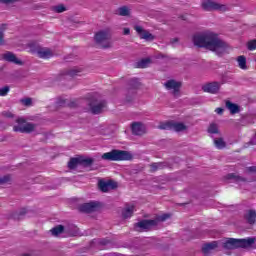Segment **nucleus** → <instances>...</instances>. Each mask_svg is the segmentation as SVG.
<instances>
[{
	"mask_svg": "<svg viewBox=\"0 0 256 256\" xmlns=\"http://www.w3.org/2000/svg\"><path fill=\"white\" fill-rule=\"evenodd\" d=\"M169 217H171V215L163 214L161 216H157L156 219H154V221H157V225H159V223H163V221H167Z\"/></svg>",
	"mask_w": 256,
	"mask_h": 256,
	"instance_id": "e433bc0d",
	"label": "nucleus"
},
{
	"mask_svg": "<svg viewBox=\"0 0 256 256\" xmlns=\"http://www.w3.org/2000/svg\"><path fill=\"white\" fill-rule=\"evenodd\" d=\"M225 178L228 179V181H234L235 183H243V182L247 181V179H245L244 177H241L235 173H230Z\"/></svg>",
	"mask_w": 256,
	"mask_h": 256,
	"instance_id": "b1692460",
	"label": "nucleus"
},
{
	"mask_svg": "<svg viewBox=\"0 0 256 256\" xmlns=\"http://www.w3.org/2000/svg\"><path fill=\"white\" fill-rule=\"evenodd\" d=\"M131 30L129 28H124L123 35H129Z\"/></svg>",
	"mask_w": 256,
	"mask_h": 256,
	"instance_id": "09e8293b",
	"label": "nucleus"
},
{
	"mask_svg": "<svg viewBox=\"0 0 256 256\" xmlns=\"http://www.w3.org/2000/svg\"><path fill=\"white\" fill-rule=\"evenodd\" d=\"M192 41L196 47H204L205 49H209V51H213L219 56L223 55L229 47L227 42L219 38L217 33L211 31L195 34Z\"/></svg>",
	"mask_w": 256,
	"mask_h": 256,
	"instance_id": "f257e3e1",
	"label": "nucleus"
},
{
	"mask_svg": "<svg viewBox=\"0 0 256 256\" xmlns=\"http://www.w3.org/2000/svg\"><path fill=\"white\" fill-rule=\"evenodd\" d=\"M101 158L104 161H131L133 155L125 150L113 149L110 152L104 153Z\"/></svg>",
	"mask_w": 256,
	"mask_h": 256,
	"instance_id": "20e7f679",
	"label": "nucleus"
},
{
	"mask_svg": "<svg viewBox=\"0 0 256 256\" xmlns=\"http://www.w3.org/2000/svg\"><path fill=\"white\" fill-rule=\"evenodd\" d=\"M189 203H191V201H187V202H184V203H180L179 205H180V207H183V206H185V205H189Z\"/></svg>",
	"mask_w": 256,
	"mask_h": 256,
	"instance_id": "3c124183",
	"label": "nucleus"
},
{
	"mask_svg": "<svg viewBox=\"0 0 256 256\" xmlns=\"http://www.w3.org/2000/svg\"><path fill=\"white\" fill-rule=\"evenodd\" d=\"M13 183V178L11 175H5L3 177H0V185H11Z\"/></svg>",
	"mask_w": 256,
	"mask_h": 256,
	"instance_id": "c756f323",
	"label": "nucleus"
},
{
	"mask_svg": "<svg viewBox=\"0 0 256 256\" xmlns=\"http://www.w3.org/2000/svg\"><path fill=\"white\" fill-rule=\"evenodd\" d=\"M88 106L92 115H101V113H103L107 108V101L91 98L88 101Z\"/></svg>",
	"mask_w": 256,
	"mask_h": 256,
	"instance_id": "39448f33",
	"label": "nucleus"
},
{
	"mask_svg": "<svg viewBox=\"0 0 256 256\" xmlns=\"http://www.w3.org/2000/svg\"><path fill=\"white\" fill-rule=\"evenodd\" d=\"M172 127H173V122L169 121V122H165L159 125V129H163V130H170L172 131Z\"/></svg>",
	"mask_w": 256,
	"mask_h": 256,
	"instance_id": "c9c22d12",
	"label": "nucleus"
},
{
	"mask_svg": "<svg viewBox=\"0 0 256 256\" xmlns=\"http://www.w3.org/2000/svg\"><path fill=\"white\" fill-rule=\"evenodd\" d=\"M126 101H128V103H131L133 101V97L130 98L129 96H127Z\"/></svg>",
	"mask_w": 256,
	"mask_h": 256,
	"instance_id": "603ef678",
	"label": "nucleus"
},
{
	"mask_svg": "<svg viewBox=\"0 0 256 256\" xmlns=\"http://www.w3.org/2000/svg\"><path fill=\"white\" fill-rule=\"evenodd\" d=\"M255 243V238H226L223 241H212L202 246V253L209 255L214 249H225L226 251H233L235 249H249Z\"/></svg>",
	"mask_w": 256,
	"mask_h": 256,
	"instance_id": "f03ea898",
	"label": "nucleus"
},
{
	"mask_svg": "<svg viewBox=\"0 0 256 256\" xmlns=\"http://www.w3.org/2000/svg\"><path fill=\"white\" fill-rule=\"evenodd\" d=\"M111 39L112 34L111 29L109 28L99 30L94 35V43H96V45L100 47V49H111L113 47V42L111 41Z\"/></svg>",
	"mask_w": 256,
	"mask_h": 256,
	"instance_id": "7ed1b4c3",
	"label": "nucleus"
},
{
	"mask_svg": "<svg viewBox=\"0 0 256 256\" xmlns=\"http://www.w3.org/2000/svg\"><path fill=\"white\" fill-rule=\"evenodd\" d=\"M16 123H18L19 125H23V123H25V119H23V118H18V119L16 120Z\"/></svg>",
	"mask_w": 256,
	"mask_h": 256,
	"instance_id": "de8ad7c7",
	"label": "nucleus"
},
{
	"mask_svg": "<svg viewBox=\"0 0 256 256\" xmlns=\"http://www.w3.org/2000/svg\"><path fill=\"white\" fill-rule=\"evenodd\" d=\"M133 213H135V206L126 204L122 211V217L123 219H131V217H133Z\"/></svg>",
	"mask_w": 256,
	"mask_h": 256,
	"instance_id": "a211bd4d",
	"label": "nucleus"
},
{
	"mask_svg": "<svg viewBox=\"0 0 256 256\" xmlns=\"http://www.w3.org/2000/svg\"><path fill=\"white\" fill-rule=\"evenodd\" d=\"M223 111H224L223 108H216V110H215V112H216L218 115H223Z\"/></svg>",
	"mask_w": 256,
	"mask_h": 256,
	"instance_id": "a18cd8bd",
	"label": "nucleus"
},
{
	"mask_svg": "<svg viewBox=\"0 0 256 256\" xmlns=\"http://www.w3.org/2000/svg\"><path fill=\"white\" fill-rule=\"evenodd\" d=\"M187 126L181 122H172V131H176L177 133L181 131H185Z\"/></svg>",
	"mask_w": 256,
	"mask_h": 256,
	"instance_id": "bb28decb",
	"label": "nucleus"
},
{
	"mask_svg": "<svg viewBox=\"0 0 256 256\" xmlns=\"http://www.w3.org/2000/svg\"><path fill=\"white\" fill-rule=\"evenodd\" d=\"M5 34L0 31V45H5Z\"/></svg>",
	"mask_w": 256,
	"mask_h": 256,
	"instance_id": "79ce46f5",
	"label": "nucleus"
},
{
	"mask_svg": "<svg viewBox=\"0 0 256 256\" xmlns=\"http://www.w3.org/2000/svg\"><path fill=\"white\" fill-rule=\"evenodd\" d=\"M79 161H80V165L82 167H91V165H93V163H95V159H93V158H85L83 156L79 157Z\"/></svg>",
	"mask_w": 256,
	"mask_h": 256,
	"instance_id": "393cba45",
	"label": "nucleus"
},
{
	"mask_svg": "<svg viewBox=\"0 0 256 256\" xmlns=\"http://www.w3.org/2000/svg\"><path fill=\"white\" fill-rule=\"evenodd\" d=\"M2 117H6V119H13L15 115L11 113L10 111H4L2 112Z\"/></svg>",
	"mask_w": 256,
	"mask_h": 256,
	"instance_id": "a19ab883",
	"label": "nucleus"
},
{
	"mask_svg": "<svg viewBox=\"0 0 256 256\" xmlns=\"http://www.w3.org/2000/svg\"><path fill=\"white\" fill-rule=\"evenodd\" d=\"M50 232L54 237H59L61 233H65V226L57 225L56 227L52 228Z\"/></svg>",
	"mask_w": 256,
	"mask_h": 256,
	"instance_id": "a878e982",
	"label": "nucleus"
},
{
	"mask_svg": "<svg viewBox=\"0 0 256 256\" xmlns=\"http://www.w3.org/2000/svg\"><path fill=\"white\" fill-rule=\"evenodd\" d=\"M131 131L132 135L141 136L147 133V128L145 127V124L141 122H133L131 124Z\"/></svg>",
	"mask_w": 256,
	"mask_h": 256,
	"instance_id": "ddd939ff",
	"label": "nucleus"
},
{
	"mask_svg": "<svg viewBox=\"0 0 256 256\" xmlns=\"http://www.w3.org/2000/svg\"><path fill=\"white\" fill-rule=\"evenodd\" d=\"M21 0H0V2L4 3L5 5H8V3H17Z\"/></svg>",
	"mask_w": 256,
	"mask_h": 256,
	"instance_id": "37998d69",
	"label": "nucleus"
},
{
	"mask_svg": "<svg viewBox=\"0 0 256 256\" xmlns=\"http://www.w3.org/2000/svg\"><path fill=\"white\" fill-rule=\"evenodd\" d=\"M203 11H221L222 13L227 11V5L220 4L217 0H204L201 3Z\"/></svg>",
	"mask_w": 256,
	"mask_h": 256,
	"instance_id": "423d86ee",
	"label": "nucleus"
},
{
	"mask_svg": "<svg viewBox=\"0 0 256 256\" xmlns=\"http://www.w3.org/2000/svg\"><path fill=\"white\" fill-rule=\"evenodd\" d=\"M169 167L168 162H155L150 164V173H155L161 169H167Z\"/></svg>",
	"mask_w": 256,
	"mask_h": 256,
	"instance_id": "6ab92c4d",
	"label": "nucleus"
},
{
	"mask_svg": "<svg viewBox=\"0 0 256 256\" xmlns=\"http://www.w3.org/2000/svg\"><path fill=\"white\" fill-rule=\"evenodd\" d=\"M54 11L56 13H63L65 11H67V8H65V6L63 4H60V5L54 7Z\"/></svg>",
	"mask_w": 256,
	"mask_h": 256,
	"instance_id": "ea45409f",
	"label": "nucleus"
},
{
	"mask_svg": "<svg viewBox=\"0 0 256 256\" xmlns=\"http://www.w3.org/2000/svg\"><path fill=\"white\" fill-rule=\"evenodd\" d=\"M82 69L79 67H74L72 69L65 70L63 72V75H66L68 77H77L79 73H82Z\"/></svg>",
	"mask_w": 256,
	"mask_h": 256,
	"instance_id": "5701e85b",
	"label": "nucleus"
},
{
	"mask_svg": "<svg viewBox=\"0 0 256 256\" xmlns=\"http://www.w3.org/2000/svg\"><path fill=\"white\" fill-rule=\"evenodd\" d=\"M27 213H29V210L22 208L19 212H14L12 214V219H14V221H21V219L25 218Z\"/></svg>",
	"mask_w": 256,
	"mask_h": 256,
	"instance_id": "4be33fe9",
	"label": "nucleus"
},
{
	"mask_svg": "<svg viewBox=\"0 0 256 256\" xmlns=\"http://www.w3.org/2000/svg\"><path fill=\"white\" fill-rule=\"evenodd\" d=\"M2 59L4 61H7L8 63H14L15 65H23V62L21 60L17 59V56L13 54V52H6L3 54Z\"/></svg>",
	"mask_w": 256,
	"mask_h": 256,
	"instance_id": "4468645a",
	"label": "nucleus"
},
{
	"mask_svg": "<svg viewBox=\"0 0 256 256\" xmlns=\"http://www.w3.org/2000/svg\"><path fill=\"white\" fill-rule=\"evenodd\" d=\"M247 171H248L249 173H256V166H250V167H248V168H247Z\"/></svg>",
	"mask_w": 256,
	"mask_h": 256,
	"instance_id": "c03bdc74",
	"label": "nucleus"
},
{
	"mask_svg": "<svg viewBox=\"0 0 256 256\" xmlns=\"http://www.w3.org/2000/svg\"><path fill=\"white\" fill-rule=\"evenodd\" d=\"M119 188V183L113 179H100L98 181V189L102 191V193H107L109 191H117Z\"/></svg>",
	"mask_w": 256,
	"mask_h": 256,
	"instance_id": "0eeeda50",
	"label": "nucleus"
},
{
	"mask_svg": "<svg viewBox=\"0 0 256 256\" xmlns=\"http://www.w3.org/2000/svg\"><path fill=\"white\" fill-rule=\"evenodd\" d=\"M214 144L217 149H225V141H223V138L214 139Z\"/></svg>",
	"mask_w": 256,
	"mask_h": 256,
	"instance_id": "473e14b6",
	"label": "nucleus"
},
{
	"mask_svg": "<svg viewBox=\"0 0 256 256\" xmlns=\"http://www.w3.org/2000/svg\"><path fill=\"white\" fill-rule=\"evenodd\" d=\"M149 63H151V59L145 58L137 63V67H139V69H145Z\"/></svg>",
	"mask_w": 256,
	"mask_h": 256,
	"instance_id": "2f4dec72",
	"label": "nucleus"
},
{
	"mask_svg": "<svg viewBox=\"0 0 256 256\" xmlns=\"http://www.w3.org/2000/svg\"><path fill=\"white\" fill-rule=\"evenodd\" d=\"M208 133L211 135H215L219 133V127H217V124H210L208 127Z\"/></svg>",
	"mask_w": 256,
	"mask_h": 256,
	"instance_id": "f704fd0d",
	"label": "nucleus"
},
{
	"mask_svg": "<svg viewBox=\"0 0 256 256\" xmlns=\"http://www.w3.org/2000/svg\"><path fill=\"white\" fill-rule=\"evenodd\" d=\"M135 31H137L140 34V38L145 39V41H153V39H155L153 34L147 30H143V27L141 26H135Z\"/></svg>",
	"mask_w": 256,
	"mask_h": 256,
	"instance_id": "2eb2a0df",
	"label": "nucleus"
},
{
	"mask_svg": "<svg viewBox=\"0 0 256 256\" xmlns=\"http://www.w3.org/2000/svg\"><path fill=\"white\" fill-rule=\"evenodd\" d=\"M153 227H157V220H141L134 224V229L135 231H138V233L151 231Z\"/></svg>",
	"mask_w": 256,
	"mask_h": 256,
	"instance_id": "6e6552de",
	"label": "nucleus"
},
{
	"mask_svg": "<svg viewBox=\"0 0 256 256\" xmlns=\"http://www.w3.org/2000/svg\"><path fill=\"white\" fill-rule=\"evenodd\" d=\"M171 45H175V43H179V38H173L170 40Z\"/></svg>",
	"mask_w": 256,
	"mask_h": 256,
	"instance_id": "49530a36",
	"label": "nucleus"
},
{
	"mask_svg": "<svg viewBox=\"0 0 256 256\" xmlns=\"http://www.w3.org/2000/svg\"><path fill=\"white\" fill-rule=\"evenodd\" d=\"M244 219L248 225H255L256 223V211L250 209L244 214Z\"/></svg>",
	"mask_w": 256,
	"mask_h": 256,
	"instance_id": "f3484780",
	"label": "nucleus"
},
{
	"mask_svg": "<svg viewBox=\"0 0 256 256\" xmlns=\"http://www.w3.org/2000/svg\"><path fill=\"white\" fill-rule=\"evenodd\" d=\"M250 145H256V141L255 140H251L250 141Z\"/></svg>",
	"mask_w": 256,
	"mask_h": 256,
	"instance_id": "864d4df0",
	"label": "nucleus"
},
{
	"mask_svg": "<svg viewBox=\"0 0 256 256\" xmlns=\"http://www.w3.org/2000/svg\"><path fill=\"white\" fill-rule=\"evenodd\" d=\"M182 85L183 84L180 81L175 79H170L164 83L165 89H167V91H172L174 97H179Z\"/></svg>",
	"mask_w": 256,
	"mask_h": 256,
	"instance_id": "1a4fd4ad",
	"label": "nucleus"
},
{
	"mask_svg": "<svg viewBox=\"0 0 256 256\" xmlns=\"http://www.w3.org/2000/svg\"><path fill=\"white\" fill-rule=\"evenodd\" d=\"M100 245H108V243H109V241L108 240H105V239H103V240H100Z\"/></svg>",
	"mask_w": 256,
	"mask_h": 256,
	"instance_id": "8fccbe9b",
	"label": "nucleus"
},
{
	"mask_svg": "<svg viewBox=\"0 0 256 256\" xmlns=\"http://www.w3.org/2000/svg\"><path fill=\"white\" fill-rule=\"evenodd\" d=\"M222 84L223 83L217 81L208 82L202 86V91H204V93H210L211 95H217V93L221 91Z\"/></svg>",
	"mask_w": 256,
	"mask_h": 256,
	"instance_id": "9b49d317",
	"label": "nucleus"
},
{
	"mask_svg": "<svg viewBox=\"0 0 256 256\" xmlns=\"http://www.w3.org/2000/svg\"><path fill=\"white\" fill-rule=\"evenodd\" d=\"M99 207H101V203L91 201L88 203L81 204L78 209L80 213H95L96 211H99Z\"/></svg>",
	"mask_w": 256,
	"mask_h": 256,
	"instance_id": "9d476101",
	"label": "nucleus"
},
{
	"mask_svg": "<svg viewBox=\"0 0 256 256\" xmlns=\"http://www.w3.org/2000/svg\"><path fill=\"white\" fill-rule=\"evenodd\" d=\"M118 15L121 17H127V15H129V8H127V6L118 8Z\"/></svg>",
	"mask_w": 256,
	"mask_h": 256,
	"instance_id": "72a5a7b5",
	"label": "nucleus"
},
{
	"mask_svg": "<svg viewBox=\"0 0 256 256\" xmlns=\"http://www.w3.org/2000/svg\"><path fill=\"white\" fill-rule=\"evenodd\" d=\"M20 103H22V105H24V107H31V105H33V99H31V98H22L20 100Z\"/></svg>",
	"mask_w": 256,
	"mask_h": 256,
	"instance_id": "4c0bfd02",
	"label": "nucleus"
},
{
	"mask_svg": "<svg viewBox=\"0 0 256 256\" xmlns=\"http://www.w3.org/2000/svg\"><path fill=\"white\" fill-rule=\"evenodd\" d=\"M226 107L230 110L231 115H236V113L241 112V108L239 107V105L231 101L226 102Z\"/></svg>",
	"mask_w": 256,
	"mask_h": 256,
	"instance_id": "412c9836",
	"label": "nucleus"
},
{
	"mask_svg": "<svg viewBox=\"0 0 256 256\" xmlns=\"http://www.w3.org/2000/svg\"><path fill=\"white\" fill-rule=\"evenodd\" d=\"M71 201H77V198H72Z\"/></svg>",
	"mask_w": 256,
	"mask_h": 256,
	"instance_id": "5fc2aeb1",
	"label": "nucleus"
},
{
	"mask_svg": "<svg viewBox=\"0 0 256 256\" xmlns=\"http://www.w3.org/2000/svg\"><path fill=\"white\" fill-rule=\"evenodd\" d=\"M9 91H11V88L9 86H4L0 88V97H7Z\"/></svg>",
	"mask_w": 256,
	"mask_h": 256,
	"instance_id": "58836bf2",
	"label": "nucleus"
},
{
	"mask_svg": "<svg viewBox=\"0 0 256 256\" xmlns=\"http://www.w3.org/2000/svg\"><path fill=\"white\" fill-rule=\"evenodd\" d=\"M80 165V160L78 158H71L70 161L68 162V167L70 169H77V166Z\"/></svg>",
	"mask_w": 256,
	"mask_h": 256,
	"instance_id": "7c9ffc66",
	"label": "nucleus"
},
{
	"mask_svg": "<svg viewBox=\"0 0 256 256\" xmlns=\"http://www.w3.org/2000/svg\"><path fill=\"white\" fill-rule=\"evenodd\" d=\"M38 56L40 59H50V57H53V52H51L49 49H43L38 51Z\"/></svg>",
	"mask_w": 256,
	"mask_h": 256,
	"instance_id": "cd10ccee",
	"label": "nucleus"
},
{
	"mask_svg": "<svg viewBox=\"0 0 256 256\" xmlns=\"http://www.w3.org/2000/svg\"><path fill=\"white\" fill-rule=\"evenodd\" d=\"M64 233H66L68 237H77V235H79V228L74 224H68L64 227Z\"/></svg>",
	"mask_w": 256,
	"mask_h": 256,
	"instance_id": "dca6fc26",
	"label": "nucleus"
},
{
	"mask_svg": "<svg viewBox=\"0 0 256 256\" xmlns=\"http://www.w3.org/2000/svg\"><path fill=\"white\" fill-rule=\"evenodd\" d=\"M237 61L240 69L247 70V58L245 56H238Z\"/></svg>",
	"mask_w": 256,
	"mask_h": 256,
	"instance_id": "c85d7f7f",
	"label": "nucleus"
},
{
	"mask_svg": "<svg viewBox=\"0 0 256 256\" xmlns=\"http://www.w3.org/2000/svg\"><path fill=\"white\" fill-rule=\"evenodd\" d=\"M128 86H129V90L132 91V95L133 97H135V90L139 89V87L141 86V83L139 82V79L137 78H132L128 81Z\"/></svg>",
	"mask_w": 256,
	"mask_h": 256,
	"instance_id": "aec40b11",
	"label": "nucleus"
},
{
	"mask_svg": "<svg viewBox=\"0 0 256 256\" xmlns=\"http://www.w3.org/2000/svg\"><path fill=\"white\" fill-rule=\"evenodd\" d=\"M37 129V124L26 123L24 125H17L13 127V131L16 133H33Z\"/></svg>",
	"mask_w": 256,
	"mask_h": 256,
	"instance_id": "f8f14e48",
	"label": "nucleus"
}]
</instances>
